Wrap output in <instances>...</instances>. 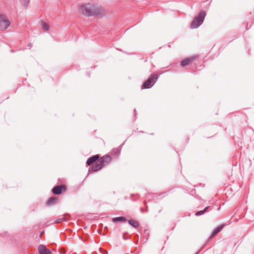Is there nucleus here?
Here are the masks:
<instances>
[{
  "mask_svg": "<svg viewBox=\"0 0 254 254\" xmlns=\"http://www.w3.org/2000/svg\"><path fill=\"white\" fill-rule=\"evenodd\" d=\"M78 10L79 13L87 16L96 15L102 17L106 13L105 9L101 5L90 3L80 5Z\"/></svg>",
  "mask_w": 254,
  "mask_h": 254,
  "instance_id": "1",
  "label": "nucleus"
},
{
  "mask_svg": "<svg viewBox=\"0 0 254 254\" xmlns=\"http://www.w3.org/2000/svg\"><path fill=\"white\" fill-rule=\"evenodd\" d=\"M205 16V12L203 10H200L198 14L194 18L191 22L190 27L192 29L198 28L203 23Z\"/></svg>",
  "mask_w": 254,
  "mask_h": 254,
  "instance_id": "2",
  "label": "nucleus"
},
{
  "mask_svg": "<svg viewBox=\"0 0 254 254\" xmlns=\"http://www.w3.org/2000/svg\"><path fill=\"white\" fill-rule=\"evenodd\" d=\"M158 78V75L153 74L142 84V89H148L152 87Z\"/></svg>",
  "mask_w": 254,
  "mask_h": 254,
  "instance_id": "3",
  "label": "nucleus"
},
{
  "mask_svg": "<svg viewBox=\"0 0 254 254\" xmlns=\"http://www.w3.org/2000/svg\"><path fill=\"white\" fill-rule=\"evenodd\" d=\"M10 23L7 17L3 14H0V30H4L9 26Z\"/></svg>",
  "mask_w": 254,
  "mask_h": 254,
  "instance_id": "4",
  "label": "nucleus"
},
{
  "mask_svg": "<svg viewBox=\"0 0 254 254\" xmlns=\"http://www.w3.org/2000/svg\"><path fill=\"white\" fill-rule=\"evenodd\" d=\"M65 190L66 187L63 185L55 186L52 189L53 193L56 195H59Z\"/></svg>",
  "mask_w": 254,
  "mask_h": 254,
  "instance_id": "5",
  "label": "nucleus"
},
{
  "mask_svg": "<svg viewBox=\"0 0 254 254\" xmlns=\"http://www.w3.org/2000/svg\"><path fill=\"white\" fill-rule=\"evenodd\" d=\"M112 160V158L110 155H106L102 157L99 161L101 165L103 167L106 165L108 164Z\"/></svg>",
  "mask_w": 254,
  "mask_h": 254,
  "instance_id": "6",
  "label": "nucleus"
},
{
  "mask_svg": "<svg viewBox=\"0 0 254 254\" xmlns=\"http://www.w3.org/2000/svg\"><path fill=\"white\" fill-rule=\"evenodd\" d=\"M100 156L99 154L93 155L87 159L86 161V164L87 165H90L93 164L94 163H96V162L98 160Z\"/></svg>",
  "mask_w": 254,
  "mask_h": 254,
  "instance_id": "7",
  "label": "nucleus"
},
{
  "mask_svg": "<svg viewBox=\"0 0 254 254\" xmlns=\"http://www.w3.org/2000/svg\"><path fill=\"white\" fill-rule=\"evenodd\" d=\"M103 167L99 163H94L92 165L91 167L89 168V172H97L101 169Z\"/></svg>",
  "mask_w": 254,
  "mask_h": 254,
  "instance_id": "8",
  "label": "nucleus"
},
{
  "mask_svg": "<svg viewBox=\"0 0 254 254\" xmlns=\"http://www.w3.org/2000/svg\"><path fill=\"white\" fill-rule=\"evenodd\" d=\"M39 252L41 254H51V252L48 249L46 246L43 245H40L38 247Z\"/></svg>",
  "mask_w": 254,
  "mask_h": 254,
  "instance_id": "9",
  "label": "nucleus"
},
{
  "mask_svg": "<svg viewBox=\"0 0 254 254\" xmlns=\"http://www.w3.org/2000/svg\"><path fill=\"white\" fill-rule=\"evenodd\" d=\"M194 59V57H189L188 58L185 59V60H183L181 62V65L182 67H184L185 66L189 65L190 63H191L193 60Z\"/></svg>",
  "mask_w": 254,
  "mask_h": 254,
  "instance_id": "10",
  "label": "nucleus"
},
{
  "mask_svg": "<svg viewBox=\"0 0 254 254\" xmlns=\"http://www.w3.org/2000/svg\"><path fill=\"white\" fill-rule=\"evenodd\" d=\"M223 227V225H220L216 227L212 232L211 236L209 238V239H211L213 237L216 235L218 233H219L222 230Z\"/></svg>",
  "mask_w": 254,
  "mask_h": 254,
  "instance_id": "11",
  "label": "nucleus"
},
{
  "mask_svg": "<svg viewBox=\"0 0 254 254\" xmlns=\"http://www.w3.org/2000/svg\"><path fill=\"white\" fill-rule=\"evenodd\" d=\"M58 201V198L55 197H52L49 198L46 202L48 206H52L55 205Z\"/></svg>",
  "mask_w": 254,
  "mask_h": 254,
  "instance_id": "12",
  "label": "nucleus"
},
{
  "mask_svg": "<svg viewBox=\"0 0 254 254\" xmlns=\"http://www.w3.org/2000/svg\"><path fill=\"white\" fill-rule=\"evenodd\" d=\"M211 206H206L203 210L198 211L195 212V215L196 216H199L204 214L205 212H208L210 209Z\"/></svg>",
  "mask_w": 254,
  "mask_h": 254,
  "instance_id": "13",
  "label": "nucleus"
},
{
  "mask_svg": "<svg viewBox=\"0 0 254 254\" xmlns=\"http://www.w3.org/2000/svg\"><path fill=\"white\" fill-rule=\"evenodd\" d=\"M127 221V219L124 216H119L114 217L112 218V221L114 223L118 222H124Z\"/></svg>",
  "mask_w": 254,
  "mask_h": 254,
  "instance_id": "14",
  "label": "nucleus"
},
{
  "mask_svg": "<svg viewBox=\"0 0 254 254\" xmlns=\"http://www.w3.org/2000/svg\"><path fill=\"white\" fill-rule=\"evenodd\" d=\"M128 223L129 225L135 228H138L139 226L138 222L137 221L131 219L128 220Z\"/></svg>",
  "mask_w": 254,
  "mask_h": 254,
  "instance_id": "15",
  "label": "nucleus"
},
{
  "mask_svg": "<svg viewBox=\"0 0 254 254\" xmlns=\"http://www.w3.org/2000/svg\"><path fill=\"white\" fill-rule=\"evenodd\" d=\"M120 152H121V148H114L113 149V150H112V152H111V154L112 155H116L117 156H118L119 155V154H120Z\"/></svg>",
  "mask_w": 254,
  "mask_h": 254,
  "instance_id": "16",
  "label": "nucleus"
},
{
  "mask_svg": "<svg viewBox=\"0 0 254 254\" xmlns=\"http://www.w3.org/2000/svg\"><path fill=\"white\" fill-rule=\"evenodd\" d=\"M22 4L24 7L27 8L28 4L29 3L30 0H20Z\"/></svg>",
  "mask_w": 254,
  "mask_h": 254,
  "instance_id": "17",
  "label": "nucleus"
},
{
  "mask_svg": "<svg viewBox=\"0 0 254 254\" xmlns=\"http://www.w3.org/2000/svg\"><path fill=\"white\" fill-rule=\"evenodd\" d=\"M67 218H66L65 217H61V218H59L58 219H57L56 221H55V223H61L63 221H64Z\"/></svg>",
  "mask_w": 254,
  "mask_h": 254,
  "instance_id": "18",
  "label": "nucleus"
},
{
  "mask_svg": "<svg viewBox=\"0 0 254 254\" xmlns=\"http://www.w3.org/2000/svg\"><path fill=\"white\" fill-rule=\"evenodd\" d=\"M49 25L47 23L44 22H42V29L43 30L47 31L49 29Z\"/></svg>",
  "mask_w": 254,
  "mask_h": 254,
  "instance_id": "19",
  "label": "nucleus"
},
{
  "mask_svg": "<svg viewBox=\"0 0 254 254\" xmlns=\"http://www.w3.org/2000/svg\"><path fill=\"white\" fill-rule=\"evenodd\" d=\"M128 235V233H124V234H123V239H124V240H127V237H126V235Z\"/></svg>",
  "mask_w": 254,
  "mask_h": 254,
  "instance_id": "20",
  "label": "nucleus"
},
{
  "mask_svg": "<svg viewBox=\"0 0 254 254\" xmlns=\"http://www.w3.org/2000/svg\"><path fill=\"white\" fill-rule=\"evenodd\" d=\"M28 47H29L30 48H31V47H32V44H31V43H29V44H28Z\"/></svg>",
  "mask_w": 254,
  "mask_h": 254,
  "instance_id": "21",
  "label": "nucleus"
},
{
  "mask_svg": "<svg viewBox=\"0 0 254 254\" xmlns=\"http://www.w3.org/2000/svg\"><path fill=\"white\" fill-rule=\"evenodd\" d=\"M134 111L135 112V116H136V111L135 109L134 110Z\"/></svg>",
  "mask_w": 254,
  "mask_h": 254,
  "instance_id": "22",
  "label": "nucleus"
},
{
  "mask_svg": "<svg viewBox=\"0 0 254 254\" xmlns=\"http://www.w3.org/2000/svg\"><path fill=\"white\" fill-rule=\"evenodd\" d=\"M140 210L143 212V209L142 208H140Z\"/></svg>",
  "mask_w": 254,
  "mask_h": 254,
  "instance_id": "23",
  "label": "nucleus"
},
{
  "mask_svg": "<svg viewBox=\"0 0 254 254\" xmlns=\"http://www.w3.org/2000/svg\"><path fill=\"white\" fill-rule=\"evenodd\" d=\"M135 236L137 237V238H138V235H137Z\"/></svg>",
  "mask_w": 254,
  "mask_h": 254,
  "instance_id": "24",
  "label": "nucleus"
},
{
  "mask_svg": "<svg viewBox=\"0 0 254 254\" xmlns=\"http://www.w3.org/2000/svg\"><path fill=\"white\" fill-rule=\"evenodd\" d=\"M145 203H146V201H144V204H145Z\"/></svg>",
  "mask_w": 254,
  "mask_h": 254,
  "instance_id": "25",
  "label": "nucleus"
}]
</instances>
